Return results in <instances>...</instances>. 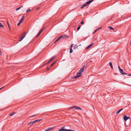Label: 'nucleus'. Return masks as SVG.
Segmentation results:
<instances>
[{
  "mask_svg": "<svg viewBox=\"0 0 131 131\" xmlns=\"http://www.w3.org/2000/svg\"><path fill=\"white\" fill-rule=\"evenodd\" d=\"M25 36L26 33L25 32H24L22 34L21 36H20V39L19 41H20L21 40H23V39L25 37Z\"/></svg>",
  "mask_w": 131,
  "mask_h": 131,
  "instance_id": "f257e3e1",
  "label": "nucleus"
},
{
  "mask_svg": "<svg viewBox=\"0 0 131 131\" xmlns=\"http://www.w3.org/2000/svg\"><path fill=\"white\" fill-rule=\"evenodd\" d=\"M81 73L79 72L78 73L77 75L75 77H74L73 79H76L79 77L81 76Z\"/></svg>",
  "mask_w": 131,
  "mask_h": 131,
  "instance_id": "f03ea898",
  "label": "nucleus"
},
{
  "mask_svg": "<svg viewBox=\"0 0 131 131\" xmlns=\"http://www.w3.org/2000/svg\"><path fill=\"white\" fill-rule=\"evenodd\" d=\"M44 29V28H42L39 31L38 33L37 34V35L36 36V37H38V36L41 33V32Z\"/></svg>",
  "mask_w": 131,
  "mask_h": 131,
  "instance_id": "7ed1b4c3",
  "label": "nucleus"
},
{
  "mask_svg": "<svg viewBox=\"0 0 131 131\" xmlns=\"http://www.w3.org/2000/svg\"><path fill=\"white\" fill-rule=\"evenodd\" d=\"M129 117H127V115H124L123 116V118L125 121H126L127 119L129 118Z\"/></svg>",
  "mask_w": 131,
  "mask_h": 131,
  "instance_id": "20e7f679",
  "label": "nucleus"
},
{
  "mask_svg": "<svg viewBox=\"0 0 131 131\" xmlns=\"http://www.w3.org/2000/svg\"><path fill=\"white\" fill-rule=\"evenodd\" d=\"M120 72L123 75H126L127 74L125 72H124L123 71V70L122 69H120L119 70Z\"/></svg>",
  "mask_w": 131,
  "mask_h": 131,
  "instance_id": "39448f33",
  "label": "nucleus"
},
{
  "mask_svg": "<svg viewBox=\"0 0 131 131\" xmlns=\"http://www.w3.org/2000/svg\"><path fill=\"white\" fill-rule=\"evenodd\" d=\"M54 128V127H49L47 128L45 130V131H49L51 130L52 129H53Z\"/></svg>",
  "mask_w": 131,
  "mask_h": 131,
  "instance_id": "423d86ee",
  "label": "nucleus"
},
{
  "mask_svg": "<svg viewBox=\"0 0 131 131\" xmlns=\"http://www.w3.org/2000/svg\"><path fill=\"white\" fill-rule=\"evenodd\" d=\"M65 127H62L61 129H59L58 131H67L68 129H64L63 128Z\"/></svg>",
  "mask_w": 131,
  "mask_h": 131,
  "instance_id": "0eeeda50",
  "label": "nucleus"
},
{
  "mask_svg": "<svg viewBox=\"0 0 131 131\" xmlns=\"http://www.w3.org/2000/svg\"><path fill=\"white\" fill-rule=\"evenodd\" d=\"M24 17L25 16L24 15L22 16L21 18V19L19 21V22L21 23L23 21L24 18Z\"/></svg>",
  "mask_w": 131,
  "mask_h": 131,
  "instance_id": "6e6552de",
  "label": "nucleus"
},
{
  "mask_svg": "<svg viewBox=\"0 0 131 131\" xmlns=\"http://www.w3.org/2000/svg\"><path fill=\"white\" fill-rule=\"evenodd\" d=\"M73 108H74L77 110H82L81 108L80 107L77 106H73Z\"/></svg>",
  "mask_w": 131,
  "mask_h": 131,
  "instance_id": "1a4fd4ad",
  "label": "nucleus"
},
{
  "mask_svg": "<svg viewBox=\"0 0 131 131\" xmlns=\"http://www.w3.org/2000/svg\"><path fill=\"white\" fill-rule=\"evenodd\" d=\"M93 43L90 44V45H89L87 47H86V48L85 49H89L93 45Z\"/></svg>",
  "mask_w": 131,
  "mask_h": 131,
  "instance_id": "9d476101",
  "label": "nucleus"
},
{
  "mask_svg": "<svg viewBox=\"0 0 131 131\" xmlns=\"http://www.w3.org/2000/svg\"><path fill=\"white\" fill-rule=\"evenodd\" d=\"M94 0H90L88 2H87L86 3L88 5L89 4H90Z\"/></svg>",
  "mask_w": 131,
  "mask_h": 131,
  "instance_id": "9b49d317",
  "label": "nucleus"
},
{
  "mask_svg": "<svg viewBox=\"0 0 131 131\" xmlns=\"http://www.w3.org/2000/svg\"><path fill=\"white\" fill-rule=\"evenodd\" d=\"M34 123H35L34 121L32 122H30L28 123V125H30L31 126Z\"/></svg>",
  "mask_w": 131,
  "mask_h": 131,
  "instance_id": "f8f14e48",
  "label": "nucleus"
},
{
  "mask_svg": "<svg viewBox=\"0 0 131 131\" xmlns=\"http://www.w3.org/2000/svg\"><path fill=\"white\" fill-rule=\"evenodd\" d=\"M84 69H83V68H81L79 70V72L80 73H82L84 71Z\"/></svg>",
  "mask_w": 131,
  "mask_h": 131,
  "instance_id": "ddd939ff",
  "label": "nucleus"
},
{
  "mask_svg": "<svg viewBox=\"0 0 131 131\" xmlns=\"http://www.w3.org/2000/svg\"><path fill=\"white\" fill-rule=\"evenodd\" d=\"M87 5V4L86 3H85L80 8L81 9L83 8L84 7L86 6Z\"/></svg>",
  "mask_w": 131,
  "mask_h": 131,
  "instance_id": "4468645a",
  "label": "nucleus"
},
{
  "mask_svg": "<svg viewBox=\"0 0 131 131\" xmlns=\"http://www.w3.org/2000/svg\"><path fill=\"white\" fill-rule=\"evenodd\" d=\"M42 120V119H40L36 120L34 121V123H35L37 122H39L40 121Z\"/></svg>",
  "mask_w": 131,
  "mask_h": 131,
  "instance_id": "2eb2a0df",
  "label": "nucleus"
},
{
  "mask_svg": "<svg viewBox=\"0 0 131 131\" xmlns=\"http://www.w3.org/2000/svg\"><path fill=\"white\" fill-rule=\"evenodd\" d=\"M61 38H66V35H61L60 36Z\"/></svg>",
  "mask_w": 131,
  "mask_h": 131,
  "instance_id": "dca6fc26",
  "label": "nucleus"
},
{
  "mask_svg": "<svg viewBox=\"0 0 131 131\" xmlns=\"http://www.w3.org/2000/svg\"><path fill=\"white\" fill-rule=\"evenodd\" d=\"M109 64L111 69H113V68L112 63L111 62H109Z\"/></svg>",
  "mask_w": 131,
  "mask_h": 131,
  "instance_id": "f3484780",
  "label": "nucleus"
},
{
  "mask_svg": "<svg viewBox=\"0 0 131 131\" xmlns=\"http://www.w3.org/2000/svg\"><path fill=\"white\" fill-rule=\"evenodd\" d=\"M51 62V61L50 60H49L48 62H47V63L44 64H43V65L45 66V65H47L48 64L50 63Z\"/></svg>",
  "mask_w": 131,
  "mask_h": 131,
  "instance_id": "a211bd4d",
  "label": "nucleus"
},
{
  "mask_svg": "<svg viewBox=\"0 0 131 131\" xmlns=\"http://www.w3.org/2000/svg\"><path fill=\"white\" fill-rule=\"evenodd\" d=\"M123 108H122L121 109H120L119 110H118L116 112V113L118 114V113H119L121 111H122L123 110Z\"/></svg>",
  "mask_w": 131,
  "mask_h": 131,
  "instance_id": "6ab92c4d",
  "label": "nucleus"
},
{
  "mask_svg": "<svg viewBox=\"0 0 131 131\" xmlns=\"http://www.w3.org/2000/svg\"><path fill=\"white\" fill-rule=\"evenodd\" d=\"M56 62V61H54L50 66V67H52L54 64H55Z\"/></svg>",
  "mask_w": 131,
  "mask_h": 131,
  "instance_id": "aec40b11",
  "label": "nucleus"
},
{
  "mask_svg": "<svg viewBox=\"0 0 131 131\" xmlns=\"http://www.w3.org/2000/svg\"><path fill=\"white\" fill-rule=\"evenodd\" d=\"M70 53H72V52H73V50H72V48H70Z\"/></svg>",
  "mask_w": 131,
  "mask_h": 131,
  "instance_id": "412c9836",
  "label": "nucleus"
},
{
  "mask_svg": "<svg viewBox=\"0 0 131 131\" xmlns=\"http://www.w3.org/2000/svg\"><path fill=\"white\" fill-rule=\"evenodd\" d=\"M37 116V115H36V114H35V115H34L31 116H30V117H36Z\"/></svg>",
  "mask_w": 131,
  "mask_h": 131,
  "instance_id": "4be33fe9",
  "label": "nucleus"
},
{
  "mask_svg": "<svg viewBox=\"0 0 131 131\" xmlns=\"http://www.w3.org/2000/svg\"><path fill=\"white\" fill-rule=\"evenodd\" d=\"M23 7V6H21L20 7H18L16 9V11H17L18 10H19V9H20V8L21 7Z\"/></svg>",
  "mask_w": 131,
  "mask_h": 131,
  "instance_id": "5701e85b",
  "label": "nucleus"
},
{
  "mask_svg": "<svg viewBox=\"0 0 131 131\" xmlns=\"http://www.w3.org/2000/svg\"><path fill=\"white\" fill-rule=\"evenodd\" d=\"M108 28H109V29H112V30L114 29L112 27H110V26L108 27Z\"/></svg>",
  "mask_w": 131,
  "mask_h": 131,
  "instance_id": "b1692460",
  "label": "nucleus"
},
{
  "mask_svg": "<svg viewBox=\"0 0 131 131\" xmlns=\"http://www.w3.org/2000/svg\"><path fill=\"white\" fill-rule=\"evenodd\" d=\"M6 23H7V25L8 26V27L9 28V29H10V27L9 23H8L7 22H6Z\"/></svg>",
  "mask_w": 131,
  "mask_h": 131,
  "instance_id": "393cba45",
  "label": "nucleus"
},
{
  "mask_svg": "<svg viewBox=\"0 0 131 131\" xmlns=\"http://www.w3.org/2000/svg\"><path fill=\"white\" fill-rule=\"evenodd\" d=\"M54 58H55V57H52L51 58V59L50 60L51 61H52L54 59Z\"/></svg>",
  "mask_w": 131,
  "mask_h": 131,
  "instance_id": "a878e982",
  "label": "nucleus"
},
{
  "mask_svg": "<svg viewBox=\"0 0 131 131\" xmlns=\"http://www.w3.org/2000/svg\"><path fill=\"white\" fill-rule=\"evenodd\" d=\"M80 28V26L79 25L77 28V30L78 31Z\"/></svg>",
  "mask_w": 131,
  "mask_h": 131,
  "instance_id": "bb28decb",
  "label": "nucleus"
},
{
  "mask_svg": "<svg viewBox=\"0 0 131 131\" xmlns=\"http://www.w3.org/2000/svg\"><path fill=\"white\" fill-rule=\"evenodd\" d=\"M15 114V113L14 112H12L11 114H10V116H12L14 114Z\"/></svg>",
  "mask_w": 131,
  "mask_h": 131,
  "instance_id": "cd10ccee",
  "label": "nucleus"
},
{
  "mask_svg": "<svg viewBox=\"0 0 131 131\" xmlns=\"http://www.w3.org/2000/svg\"><path fill=\"white\" fill-rule=\"evenodd\" d=\"M97 29H96L93 32V34H94L97 31Z\"/></svg>",
  "mask_w": 131,
  "mask_h": 131,
  "instance_id": "c85d7f7f",
  "label": "nucleus"
},
{
  "mask_svg": "<svg viewBox=\"0 0 131 131\" xmlns=\"http://www.w3.org/2000/svg\"><path fill=\"white\" fill-rule=\"evenodd\" d=\"M61 39V38L60 36H59L58 38L56 39L58 41Z\"/></svg>",
  "mask_w": 131,
  "mask_h": 131,
  "instance_id": "c756f323",
  "label": "nucleus"
},
{
  "mask_svg": "<svg viewBox=\"0 0 131 131\" xmlns=\"http://www.w3.org/2000/svg\"><path fill=\"white\" fill-rule=\"evenodd\" d=\"M3 27V26L2 24L1 23H0V27Z\"/></svg>",
  "mask_w": 131,
  "mask_h": 131,
  "instance_id": "7c9ffc66",
  "label": "nucleus"
},
{
  "mask_svg": "<svg viewBox=\"0 0 131 131\" xmlns=\"http://www.w3.org/2000/svg\"><path fill=\"white\" fill-rule=\"evenodd\" d=\"M67 130V131H75L74 130H71L70 129H68Z\"/></svg>",
  "mask_w": 131,
  "mask_h": 131,
  "instance_id": "2f4dec72",
  "label": "nucleus"
},
{
  "mask_svg": "<svg viewBox=\"0 0 131 131\" xmlns=\"http://www.w3.org/2000/svg\"><path fill=\"white\" fill-rule=\"evenodd\" d=\"M21 23L20 22H19L17 24V26H19L20 24Z\"/></svg>",
  "mask_w": 131,
  "mask_h": 131,
  "instance_id": "473e14b6",
  "label": "nucleus"
},
{
  "mask_svg": "<svg viewBox=\"0 0 131 131\" xmlns=\"http://www.w3.org/2000/svg\"><path fill=\"white\" fill-rule=\"evenodd\" d=\"M30 10V9H28L26 11V12H28V11H29Z\"/></svg>",
  "mask_w": 131,
  "mask_h": 131,
  "instance_id": "72a5a7b5",
  "label": "nucleus"
},
{
  "mask_svg": "<svg viewBox=\"0 0 131 131\" xmlns=\"http://www.w3.org/2000/svg\"><path fill=\"white\" fill-rule=\"evenodd\" d=\"M86 67V66L85 65H84L82 67V68H83V69L84 68Z\"/></svg>",
  "mask_w": 131,
  "mask_h": 131,
  "instance_id": "f704fd0d",
  "label": "nucleus"
},
{
  "mask_svg": "<svg viewBox=\"0 0 131 131\" xmlns=\"http://www.w3.org/2000/svg\"><path fill=\"white\" fill-rule=\"evenodd\" d=\"M84 22H83V20H82V21H81V24H84Z\"/></svg>",
  "mask_w": 131,
  "mask_h": 131,
  "instance_id": "c9c22d12",
  "label": "nucleus"
},
{
  "mask_svg": "<svg viewBox=\"0 0 131 131\" xmlns=\"http://www.w3.org/2000/svg\"><path fill=\"white\" fill-rule=\"evenodd\" d=\"M47 69L48 70H49L50 69V68L48 67H47Z\"/></svg>",
  "mask_w": 131,
  "mask_h": 131,
  "instance_id": "e433bc0d",
  "label": "nucleus"
},
{
  "mask_svg": "<svg viewBox=\"0 0 131 131\" xmlns=\"http://www.w3.org/2000/svg\"><path fill=\"white\" fill-rule=\"evenodd\" d=\"M102 28V27H99V28H98L97 29V30H98Z\"/></svg>",
  "mask_w": 131,
  "mask_h": 131,
  "instance_id": "4c0bfd02",
  "label": "nucleus"
},
{
  "mask_svg": "<svg viewBox=\"0 0 131 131\" xmlns=\"http://www.w3.org/2000/svg\"><path fill=\"white\" fill-rule=\"evenodd\" d=\"M73 46V44H72L71 46H70V48H72V47Z\"/></svg>",
  "mask_w": 131,
  "mask_h": 131,
  "instance_id": "58836bf2",
  "label": "nucleus"
},
{
  "mask_svg": "<svg viewBox=\"0 0 131 131\" xmlns=\"http://www.w3.org/2000/svg\"><path fill=\"white\" fill-rule=\"evenodd\" d=\"M57 41H58L57 40H56V41H55V42H54V43H56Z\"/></svg>",
  "mask_w": 131,
  "mask_h": 131,
  "instance_id": "ea45409f",
  "label": "nucleus"
},
{
  "mask_svg": "<svg viewBox=\"0 0 131 131\" xmlns=\"http://www.w3.org/2000/svg\"><path fill=\"white\" fill-rule=\"evenodd\" d=\"M57 41H58L57 40H56V41H55V42H54V43H56Z\"/></svg>",
  "mask_w": 131,
  "mask_h": 131,
  "instance_id": "a19ab883",
  "label": "nucleus"
},
{
  "mask_svg": "<svg viewBox=\"0 0 131 131\" xmlns=\"http://www.w3.org/2000/svg\"><path fill=\"white\" fill-rule=\"evenodd\" d=\"M118 69L119 70H120V69H121L120 68L119 66H118Z\"/></svg>",
  "mask_w": 131,
  "mask_h": 131,
  "instance_id": "79ce46f5",
  "label": "nucleus"
},
{
  "mask_svg": "<svg viewBox=\"0 0 131 131\" xmlns=\"http://www.w3.org/2000/svg\"><path fill=\"white\" fill-rule=\"evenodd\" d=\"M2 52L1 50H0V55H1L2 54Z\"/></svg>",
  "mask_w": 131,
  "mask_h": 131,
  "instance_id": "37998d69",
  "label": "nucleus"
},
{
  "mask_svg": "<svg viewBox=\"0 0 131 131\" xmlns=\"http://www.w3.org/2000/svg\"><path fill=\"white\" fill-rule=\"evenodd\" d=\"M4 86H3L1 88H0V90H1V89H2V88H4Z\"/></svg>",
  "mask_w": 131,
  "mask_h": 131,
  "instance_id": "c03bdc74",
  "label": "nucleus"
},
{
  "mask_svg": "<svg viewBox=\"0 0 131 131\" xmlns=\"http://www.w3.org/2000/svg\"><path fill=\"white\" fill-rule=\"evenodd\" d=\"M128 76H131V74H128Z\"/></svg>",
  "mask_w": 131,
  "mask_h": 131,
  "instance_id": "a18cd8bd",
  "label": "nucleus"
},
{
  "mask_svg": "<svg viewBox=\"0 0 131 131\" xmlns=\"http://www.w3.org/2000/svg\"><path fill=\"white\" fill-rule=\"evenodd\" d=\"M69 36H66V38L69 37Z\"/></svg>",
  "mask_w": 131,
  "mask_h": 131,
  "instance_id": "49530a36",
  "label": "nucleus"
},
{
  "mask_svg": "<svg viewBox=\"0 0 131 131\" xmlns=\"http://www.w3.org/2000/svg\"><path fill=\"white\" fill-rule=\"evenodd\" d=\"M130 45H131V40L130 41Z\"/></svg>",
  "mask_w": 131,
  "mask_h": 131,
  "instance_id": "de8ad7c7",
  "label": "nucleus"
},
{
  "mask_svg": "<svg viewBox=\"0 0 131 131\" xmlns=\"http://www.w3.org/2000/svg\"><path fill=\"white\" fill-rule=\"evenodd\" d=\"M29 129H27V131H28L29 130Z\"/></svg>",
  "mask_w": 131,
  "mask_h": 131,
  "instance_id": "09e8293b",
  "label": "nucleus"
},
{
  "mask_svg": "<svg viewBox=\"0 0 131 131\" xmlns=\"http://www.w3.org/2000/svg\"><path fill=\"white\" fill-rule=\"evenodd\" d=\"M71 108H70L69 110H70L71 109Z\"/></svg>",
  "mask_w": 131,
  "mask_h": 131,
  "instance_id": "8fccbe9b",
  "label": "nucleus"
}]
</instances>
